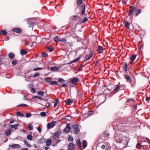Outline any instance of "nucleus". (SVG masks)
I'll list each match as a JSON object with an SVG mask.
<instances>
[{
  "label": "nucleus",
  "instance_id": "1",
  "mask_svg": "<svg viewBox=\"0 0 150 150\" xmlns=\"http://www.w3.org/2000/svg\"><path fill=\"white\" fill-rule=\"evenodd\" d=\"M79 81V79L78 78L76 77H74L68 80V82L70 84L72 83L73 84L76 83L78 82Z\"/></svg>",
  "mask_w": 150,
  "mask_h": 150
},
{
  "label": "nucleus",
  "instance_id": "2",
  "mask_svg": "<svg viewBox=\"0 0 150 150\" xmlns=\"http://www.w3.org/2000/svg\"><path fill=\"white\" fill-rule=\"evenodd\" d=\"M57 122L56 121H53L51 123H48L47 124V128L49 129L53 127L56 125Z\"/></svg>",
  "mask_w": 150,
  "mask_h": 150
},
{
  "label": "nucleus",
  "instance_id": "3",
  "mask_svg": "<svg viewBox=\"0 0 150 150\" xmlns=\"http://www.w3.org/2000/svg\"><path fill=\"white\" fill-rule=\"evenodd\" d=\"M26 21V22L27 23V24L29 25V27H32V28H33V26L34 25H36L37 23L36 22H30L29 21L28 19H26L25 20Z\"/></svg>",
  "mask_w": 150,
  "mask_h": 150
},
{
  "label": "nucleus",
  "instance_id": "4",
  "mask_svg": "<svg viewBox=\"0 0 150 150\" xmlns=\"http://www.w3.org/2000/svg\"><path fill=\"white\" fill-rule=\"evenodd\" d=\"M92 55L93 52L92 51H91L88 54L85 56V61H86L87 60L89 59L92 57Z\"/></svg>",
  "mask_w": 150,
  "mask_h": 150
},
{
  "label": "nucleus",
  "instance_id": "5",
  "mask_svg": "<svg viewBox=\"0 0 150 150\" xmlns=\"http://www.w3.org/2000/svg\"><path fill=\"white\" fill-rule=\"evenodd\" d=\"M121 88V90L124 89L125 88L124 86V85L119 86H116V87L114 89L113 91H117L119 89Z\"/></svg>",
  "mask_w": 150,
  "mask_h": 150
},
{
  "label": "nucleus",
  "instance_id": "6",
  "mask_svg": "<svg viewBox=\"0 0 150 150\" xmlns=\"http://www.w3.org/2000/svg\"><path fill=\"white\" fill-rule=\"evenodd\" d=\"M20 147V146L18 144H13L11 146H9V148L11 149H15Z\"/></svg>",
  "mask_w": 150,
  "mask_h": 150
},
{
  "label": "nucleus",
  "instance_id": "7",
  "mask_svg": "<svg viewBox=\"0 0 150 150\" xmlns=\"http://www.w3.org/2000/svg\"><path fill=\"white\" fill-rule=\"evenodd\" d=\"M74 144L72 142H71L68 146V150H73L74 149Z\"/></svg>",
  "mask_w": 150,
  "mask_h": 150
},
{
  "label": "nucleus",
  "instance_id": "8",
  "mask_svg": "<svg viewBox=\"0 0 150 150\" xmlns=\"http://www.w3.org/2000/svg\"><path fill=\"white\" fill-rule=\"evenodd\" d=\"M82 7V12L81 14L82 15H85L86 16L87 15V14L86 13L85 14V12L86 10V7L85 5H82L81 6Z\"/></svg>",
  "mask_w": 150,
  "mask_h": 150
},
{
  "label": "nucleus",
  "instance_id": "9",
  "mask_svg": "<svg viewBox=\"0 0 150 150\" xmlns=\"http://www.w3.org/2000/svg\"><path fill=\"white\" fill-rule=\"evenodd\" d=\"M122 67L123 70L126 71H127V63L124 62L122 66Z\"/></svg>",
  "mask_w": 150,
  "mask_h": 150
},
{
  "label": "nucleus",
  "instance_id": "10",
  "mask_svg": "<svg viewBox=\"0 0 150 150\" xmlns=\"http://www.w3.org/2000/svg\"><path fill=\"white\" fill-rule=\"evenodd\" d=\"M125 78L126 79L127 81L128 82H129L130 83H131L132 81V80L130 78V77L128 75H125Z\"/></svg>",
  "mask_w": 150,
  "mask_h": 150
},
{
  "label": "nucleus",
  "instance_id": "11",
  "mask_svg": "<svg viewBox=\"0 0 150 150\" xmlns=\"http://www.w3.org/2000/svg\"><path fill=\"white\" fill-rule=\"evenodd\" d=\"M76 144L79 146V149H81L82 144L79 139H77L76 140Z\"/></svg>",
  "mask_w": 150,
  "mask_h": 150
},
{
  "label": "nucleus",
  "instance_id": "12",
  "mask_svg": "<svg viewBox=\"0 0 150 150\" xmlns=\"http://www.w3.org/2000/svg\"><path fill=\"white\" fill-rule=\"evenodd\" d=\"M123 24L125 26L127 29H129V26L130 23L128 22L124 21L123 22Z\"/></svg>",
  "mask_w": 150,
  "mask_h": 150
},
{
  "label": "nucleus",
  "instance_id": "13",
  "mask_svg": "<svg viewBox=\"0 0 150 150\" xmlns=\"http://www.w3.org/2000/svg\"><path fill=\"white\" fill-rule=\"evenodd\" d=\"M19 125L18 124H16L14 125H11L10 127L11 128H14L15 129H18L17 127Z\"/></svg>",
  "mask_w": 150,
  "mask_h": 150
},
{
  "label": "nucleus",
  "instance_id": "14",
  "mask_svg": "<svg viewBox=\"0 0 150 150\" xmlns=\"http://www.w3.org/2000/svg\"><path fill=\"white\" fill-rule=\"evenodd\" d=\"M20 52L21 55L23 56L27 54V52L25 49H22L21 50Z\"/></svg>",
  "mask_w": 150,
  "mask_h": 150
},
{
  "label": "nucleus",
  "instance_id": "15",
  "mask_svg": "<svg viewBox=\"0 0 150 150\" xmlns=\"http://www.w3.org/2000/svg\"><path fill=\"white\" fill-rule=\"evenodd\" d=\"M70 125L69 123L67 124L66 126V133H68L70 130Z\"/></svg>",
  "mask_w": 150,
  "mask_h": 150
},
{
  "label": "nucleus",
  "instance_id": "16",
  "mask_svg": "<svg viewBox=\"0 0 150 150\" xmlns=\"http://www.w3.org/2000/svg\"><path fill=\"white\" fill-rule=\"evenodd\" d=\"M13 32H15L17 33H19L21 32V30L19 28H15L12 30Z\"/></svg>",
  "mask_w": 150,
  "mask_h": 150
},
{
  "label": "nucleus",
  "instance_id": "17",
  "mask_svg": "<svg viewBox=\"0 0 150 150\" xmlns=\"http://www.w3.org/2000/svg\"><path fill=\"white\" fill-rule=\"evenodd\" d=\"M60 134L59 133V132H57L54 134L53 137L55 139L56 138L58 139L59 138V137L60 136Z\"/></svg>",
  "mask_w": 150,
  "mask_h": 150
},
{
  "label": "nucleus",
  "instance_id": "18",
  "mask_svg": "<svg viewBox=\"0 0 150 150\" xmlns=\"http://www.w3.org/2000/svg\"><path fill=\"white\" fill-rule=\"evenodd\" d=\"M134 11L133 10V6H130L129 8V11L128 13V14L129 15H131L132 14V13Z\"/></svg>",
  "mask_w": 150,
  "mask_h": 150
},
{
  "label": "nucleus",
  "instance_id": "19",
  "mask_svg": "<svg viewBox=\"0 0 150 150\" xmlns=\"http://www.w3.org/2000/svg\"><path fill=\"white\" fill-rule=\"evenodd\" d=\"M8 56L11 59H12L14 57L15 55L13 53L11 52L9 54Z\"/></svg>",
  "mask_w": 150,
  "mask_h": 150
},
{
  "label": "nucleus",
  "instance_id": "20",
  "mask_svg": "<svg viewBox=\"0 0 150 150\" xmlns=\"http://www.w3.org/2000/svg\"><path fill=\"white\" fill-rule=\"evenodd\" d=\"M73 103V101L70 99H66V105H71Z\"/></svg>",
  "mask_w": 150,
  "mask_h": 150
},
{
  "label": "nucleus",
  "instance_id": "21",
  "mask_svg": "<svg viewBox=\"0 0 150 150\" xmlns=\"http://www.w3.org/2000/svg\"><path fill=\"white\" fill-rule=\"evenodd\" d=\"M50 69L52 71H55L58 70L59 69V68L58 67H51Z\"/></svg>",
  "mask_w": 150,
  "mask_h": 150
},
{
  "label": "nucleus",
  "instance_id": "22",
  "mask_svg": "<svg viewBox=\"0 0 150 150\" xmlns=\"http://www.w3.org/2000/svg\"><path fill=\"white\" fill-rule=\"evenodd\" d=\"M136 55L132 54L130 56V59L132 61H133L136 58Z\"/></svg>",
  "mask_w": 150,
  "mask_h": 150
},
{
  "label": "nucleus",
  "instance_id": "23",
  "mask_svg": "<svg viewBox=\"0 0 150 150\" xmlns=\"http://www.w3.org/2000/svg\"><path fill=\"white\" fill-rule=\"evenodd\" d=\"M7 32L6 31L4 30H0V34L3 35H6L7 34Z\"/></svg>",
  "mask_w": 150,
  "mask_h": 150
},
{
  "label": "nucleus",
  "instance_id": "24",
  "mask_svg": "<svg viewBox=\"0 0 150 150\" xmlns=\"http://www.w3.org/2000/svg\"><path fill=\"white\" fill-rule=\"evenodd\" d=\"M82 144L83 147L84 148H86L87 147V141L85 140H84L83 141Z\"/></svg>",
  "mask_w": 150,
  "mask_h": 150
},
{
  "label": "nucleus",
  "instance_id": "25",
  "mask_svg": "<svg viewBox=\"0 0 150 150\" xmlns=\"http://www.w3.org/2000/svg\"><path fill=\"white\" fill-rule=\"evenodd\" d=\"M51 78L50 77H47L45 79V81L47 82H48L49 84H50V82L51 81H50Z\"/></svg>",
  "mask_w": 150,
  "mask_h": 150
},
{
  "label": "nucleus",
  "instance_id": "26",
  "mask_svg": "<svg viewBox=\"0 0 150 150\" xmlns=\"http://www.w3.org/2000/svg\"><path fill=\"white\" fill-rule=\"evenodd\" d=\"M98 52L99 53H101L103 52V49L102 47L99 46L98 47Z\"/></svg>",
  "mask_w": 150,
  "mask_h": 150
},
{
  "label": "nucleus",
  "instance_id": "27",
  "mask_svg": "<svg viewBox=\"0 0 150 150\" xmlns=\"http://www.w3.org/2000/svg\"><path fill=\"white\" fill-rule=\"evenodd\" d=\"M16 115H17L20 116L21 117H23L25 116V115L23 114L22 113L20 112H18L16 113Z\"/></svg>",
  "mask_w": 150,
  "mask_h": 150
},
{
  "label": "nucleus",
  "instance_id": "28",
  "mask_svg": "<svg viewBox=\"0 0 150 150\" xmlns=\"http://www.w3.org/2000/svg\"><path fill=\"white\" fill-rule=\"evenodd\" d=\"M44 68L42 67H37L36 68H34L33 69V70L34 71H36L38 70H42Z\"/></svg>",
  "mask_w": 150,
  "mask_h": 150
},
{
  "label": "nucleus",
  "instance_id": "29",
  "mask_svg": "<svg viewBox=\"0 0 150 150\" xmlns=\"http://www.w3.org/2000/svg\"><path fill=\"white\" fill-rule=\"evenodd\" d=\"M47 50L50 52H51L52 51L53 48V47L51 46H48L47 47Z\"/></svg>",
  "mask_w": 150,
  "mask_h": 150
},
{
  "label": "nucleus",
  "instance_id": "30",
  "mask_svg": "<svg viewBox=\"0 0 150 150\" xmlns=\"http://www.w3.org/2000/svg\"><path fill=\"white\" fill-rule=\"evenodd\" d=\"M52 141L51 139L47 140L46 142V144L47 146H49L51 143Z\"/></svg>",
  "mask_w": 150,
  "mask_h": 150
},
{
  "label": "nucleus",
  "instance_id": "31",
  "mask_svg": "<svg viewBox=\"0 0 150 150\" xmlns=\"http://www.w3.org/2000/svg\"><path fill=\"white\" fill-rule=\"evenodd\" d=\"M82 0H77V5L79 6L81 4H82Z\"/></svg>",
  "mask_w": 150,
  "mask_h": 150
},
{
  "label": "nucleus",
  "instance_id": "32",
  "mask_svg": "<svg viewBox=\"0 0 150 150\" xmlns=\"http://www.w3.org/2000/svg\"><path fill=\"white\" fill-rule=\"evenodd\" d=\"M58 83L57 81H51L50 82V85H58Z\"/></svg>",
  "mask_w": 150,
  "mask_h": 150
},
{
  "label": "nucleus",
  "instance_id": "33",
  "mask_svg": "<svg viewBox=\"0 0 150 150\" xmlns=\"http://www.w3.org/2000/svg\"><path fill=\"white\" fill-rule=\"evenodd\" d=\"M11 133V131L10 130H7L6 131L5 134L6 135L8 136Z\"/></svg>",
  "mask_w": 150,
  "mask_h": 150
},
{
  "label": "nucleus",
  "instance_id": "34",
  "mask_svg": "<svg viewBox=\"0 0 150 150\" xmlns=\"http://www.w3.org/2000/svg\"><path fill=\"white\" fill-rule=\"evenodd\" d=\"M81 56H80L79 57L77 58L74 59L71 62H75L78 61L79 60V59L81 58Z\"/></svg>",
  "mask_w": 150,
  "mask_h": 150
},
{
  "label": "nucleus",
  "instance_id": "35",
  "mask_svg": "<svg viewBox=\"0 0 150 150\" xmlns=\"http://www.w3.org/2000/svg\"><path fill=\"white\" fill-rule=\"evenodd\" d=\"M88 20L87 18L86 17H84L81 21V23H83L86 22Z\"/></svg>",
  "mask_w": 150,
  "mask_h": 150
},
{
  "label": "nucleus",
  "instance_id": "36",
  "mask_svg": "<svg viewBox=\"0 0 150 150\" xmlns=\"http://www.w3.org/2000/svg\"><path fill=\"white\" fill-rule=\"evenodd\" d=\"M27 139L29 140H32V136L30 134H28L27 136Z\"/></svg>",
  "mask_w": 150,
  "mask_h": 150
},
{
  "label": "nucleus",
  "instance_id": "37",
  "mask_svg": "<svg viewBox=\"0 0 150 150\" xmlns=\"http://www.w3.org/2000/svg\"><path fill=\"white\" fill-rule=\"evenodd\" d=\"M28 128L29 130H32L33 129V127L30 124L28 125Z\"/></svg>",
  "mask_w": 150,
  "mask_h": 150
},
{
  "label": "nucleus",
  "instance_id": "38",
  "mask_svg": "<svg viewBox=\"0 0 150 150\" xmlns=\"http://www.w3.org/2000/svg\"><path fill=\"white\" fill-rule=\"evenodd\" d=\"M142 10L140 9H138V12L136 13V16H137L139 14L141 13Z\"/></svg>",
  "mask_w": 150,
  "mask_h": 150
},
{
  "label": "nucleus",
  "instance_id": "39",
  "mask_svg": "<svg viewBox=\"0 0 150 150\" xmlns=\"http://www.w3.org/2000/svg\"><path fill=\"white\" fill-rule=\"evenodd\" d=\"M59 103V100L58 99H57L56 100L55 103L54 104V107H55L57 105V104Z\"/></svg>",
  "mask_w": 150,
  "mask_h": 150
},
{
  "label": "nucleus",
  "instance_id": "40",
  "mask_svg": "<svg viewBox=\"0 0 150 150\" xmlns=\"http://www.w3.org/2000/svg\"><path fill=\"white\" fill-rule=\"evenodd\" d=\"M33 98H37L38 99H40L41 100H43V99H42V98H41L40 97L38 96H33Z\"/></svg>",
  "mask_w": 150,
  "mask_h": 150
},
{
  "label": "nucleus",
  "instance_id": "41",
  "mask_svg": "<svg viewBox=\"0 0 150 150\" xmlns=\"http://www.w3.org/2000/svg\"><path fill=\"white\" fill-rule=\"evenodd\" d=\"M58 82L59 83H63L65 82V80L63 79L60 78L58 79Z\"/></svg>",
  "mask_w": 150,
  "mask_h": 150
},
{
  "label": "nucleus",
  "instance_id": "42",
  "mask_svg": "<svg viewBox=\"0 0 150 150\" xmlns=\"http://www.w3.org/2000/svg\"><path fill=\"white\" fill-rule=\"evenodd\" d=\"M42 57H47L48 55L45 52H43L42 54Z\"/></svg>",
  "mask_w": 150,
  "mask_h": 150
},
{
  "label": "nucleus",
  "instance_id": "43",
  "mask_svg": "<svg viewBox=\"0 0 150 150\" xmlns=\"http://www.w3.org/2000/svg\"><path fill=\"white\" fill-rule=\"evenodd\" d=\"M71 118V117H70L69 115H66V120H70Z\"/></svg>",
  "mask_w": 150,
  "mask_h": 150
},
{
  "label": "nucleus",
  "instance_id": "44",
  "mask_svg": "<svg viewBox=\"0 0 150 150\" xmlns=\"http://www.w3.org/2000/svg\"><path fill=\"white\" fill-rule=\"evenodd\" d=\"M73 138L72 136H70L68 138V140L69 142L72 141H73Z\"/></svg>",
  "mask_w": 150,
  "mask_h": 150
},
{
  "label": "nucleus",
  "instance_id": "45",
  "mask_svg": "<svg viewBox=\"0 0 150 150\" xmlns=\"http://www.w3.org/2000/svg\"><path fill=\"white\" fill-rule=\"evenodd\" d=\"M40 73L38 72H37L33 76V77H36L40 75Z\"/></svg>",
  "mask_w": 150,
  "mask_h": 150
},
{
  "label": "nucleus",
  "instance_id": "46",
  "mask_svg": "<svg viewBox=\"0 0 150 150\" xmlns=\"http://www.w3.org/2000/svg\"><path fill=\"white\" fill-rule=\"evenodd\" d=\"M38 94L39 95H40L41 96H43L44 95V93L42 91H39L38 93Z\"/></svg>",
  "mask_w": 150,
  "mask_h": 150
},
{
  "label": "nucleus",
  "instance_id": "47",
  "mask_svg": "<svg viewBox=\"0 0 150 150\" xmlns=\"http://www.w3.org/2000/svg\"><path fill=\"white\" fill-rule=\"evenodd\" d=\"M54 40L56 42L60 41V39L58 38L57 36L55 37L54 38Z\"/></svg>",
  "mask_w": 150,
  "mask_h": 150
},
{
  "label": "nucleus",
  "instance_id": "48",
  "mask_svg": "<svg viewBox=\"0 0 150 150\" xmlns=\"http://www.w3.org/2000/svg\"><path fill=\"white\" fill-rule=\"evenodd\" d=\"M40 115H41L42 116H44L46 115V114L45 112H41L40 113Z\"/></svg>",
  "mask_w": 150,
  "mask_h": 150
},
{
  "label": "nucleus",
  "instance_id": "49",
  "mask_svg": "<svg viewBox=\"0 0 150 150\" xmlns=\"http://www.w3.org/2000/svg\"><path fill=\"white\" fill-rule=\"evenodd\" d=\"M79 131L78 129H76L74 130V132L76 134H77L79 133Z\"/></svg>",
  "mask_w": 150,
  "mask_h": 150
},
{
  "label": "nucleus",
  "instance_id": "50",
  "mask_svg": "<svg viewBox=\"0 0 150 150\" xmlns=\"http://www.w3.org/2000/svg\"><path fill=\"white\" fill-rule=\"evenodd\" d=\"M17 62L15 60H13L12 62V64L13 65H16V64Z\"/></svg>",
  "mask_w": 150,
  "mask_h": 150
},
{
  "label": "nucleus",
  "instance_id": "51",
  "mask_svg": "<svg viewBox=\"0 0 150 150\" xmlns=\"http://www.w3.org/2000/svg\"><path fill=\"white\" fill-rule=\"evenodd\" d=\"M31 92L32 93H34L35 92V90L34 88H32L31 89Z\"/></svg>",
  "mask_w": 150,
  "mask_h": 150
},
{
  "label": "nucleus",
  "instance_id": "52",
  "mask_svg": "<svg viewBox=\"0 0 150 150\" xmlns=\"http://www.w3.org/2000/svg\"><path fill=\"white\" fill-rule=\"evenodd\" d=\"M50 103H47L45 104V107L46 108H47L50 105Z\"/></svg>",
  "mask_w": 150,
  "mask_h": 150
},
{
  "label": "nucleus",
  "instance_id": "53",
  "mask_svg": "<svg viewBox=\"0 0 150 150\" xmlns=\"http://www.w3.org/2000/svg\"><path fill=\"white\" fill-rule=\"evenodd\" d=\"M28 106V105L26 104H21L19 105L18 106Z\"/></svg>",
  "mask_w": 150,
  "mask_h": 150
},
{
  "label": "nucleus",
  "instance_id": "54",
  "mask_svg": "<svg viewBox=\"0 0 150 150\" xmlns=\"http://www.w3.org/2000/svg\"><path fill=\"white\" fill-rule=\"evenodd\" d=\"M73 127L75 129H77L78 128V126L77 125H74Z\"/></svg>",
  "mask_w": 150,
  "mask_h": 150
},
{
  "label": "nucleus",
  "instance_id": "55",
  "mask_svg": "<svg viewBox=\"0 0 150 150\" xmlns=\"http://www.w3.org/2000/svg\"><path fill=\"white\" fill-rule=\"evenodd\" d=\"M25 45H29V42L27 40H26L25 42Z\"/></svg>",
  "mask_w": 150,
  "mask_h": 150
},
{
  "label": "nucleus",
  "instance_id": "56",
  "mask_svg": "<svg viewBox=\"0 0 150 150\" xmlns=\"http://www.w3.org/2000/svg\"><path fill=\"white\" fill-rule=\"evenodd\" d=\"M31 114L30 113H27L26 114V117H28L31 116Z\"/></svg>",
  "mask_w": 150,
  "mask_h": 150
},
{
  "label": "nucleus",
  "instance_id": "57",
  "mask_svg": "<svg viewBox=\"0 0 150 150\" xmlns=\"http://www.w3.org/2000/svg\"><path fill=\"white\" fill-rule=\"evenodd\" d=\"M37 129L39 132H41V128L40 127H38L37 128Z\"/></svg>",
  "mask_w": 150,
  "mask_h": 150
},
{
  "label": "nucleus",
  "instance_id": "58",
  "mask_svg": "<svg viewBox=\"0 0 150 150\" xmlns=\"http://www.w3.org/2000/svg\"><path fill=\"white\" fill-rule=\"evenodd\" d=\"M150 100V97H146V101H148Z\"/></svg>",
  "mask_w": 150,
  "mask_h": 150
},
{
  "label": "nucleus",
  "instance_id": "59",
  "mask_svg": "<svg viewBox=\"0 0 150 150\" xmlns=\"http://www.w3.org/2000/svg\"><path fill=\"white\" fill-rule=\"evenodd\" d=\"M133 10H134V11L135 12L137 11V8L135 6H133Z\"/></svg>",
  "mask_w": 150,
  "mask_h": 150
},
{
  "label": "nucleus",
  "instance_id": "60",
  "mask_svg": "<svg viewBox=\"0 0 150 150\" xmlns=\"http://www.w3.org/2000/svg\"><path fill=\"white\" fill-rule=\"evenodd\" d=\"M60 41H61L64 42H66V40L61 39H60Z\"/></svg>",
  "mask_w": 150,
  "mask_h": 150
},
{
  "label": "nucleus",
  "instance_id": "61",
  "mask_svg": "<svg viewBox=\"0 0 150 150\" xmlns=\"http://www.w3.org/2000/svg\"><path fill=\"white\" fill-rule=\"evenodd\" d=\"M67 44L70 46V47H72L73 46V44L72 43H68Z\"/></svg>",
  "mask_w": 150,
  "mask_h": 150
},
{
  "label": "nucleus",
  "instance_id": "62",
  "mask_svg": "<svg viewBox=\"0 0 150 150\" xmlns=\"http://www.w3.org/2000/svg\"><path fill=\"white\" fill-rule=\"evenodd\" d=\"M24 143L26 145H27V144H28V142H27L26 140H25L24 141Z\"/></svg>",
  "mask_w": 150,
  "mask_h": 150
},
{
  "label": "nucleus",
  "instance_id": "63",
  "mask_svg": "<svg viewBox=\"0 0 150 150\" xmlns=\"http://www.w3.org/2000/svg\"><path fill=\"white\" fill-rule=\"evenodd\" d=\"M61 87H66V84L64 83L61 86Z\"/></svg>",
  "mask_w": 150,
  "mask_h": 150
},
{
  "label": "nucleus",
  "instance_id": "64",
  "mask_svg": "<svg viewBox=\"0 0 150 150\" xmlns=\"http://www.w3.org/2000/svg\"><path fill=\"white\" fill-rule=\"evenodd\" d=\"M122 4L123 5H125L127 3V2L125 1H122Z\"/></svg>",
  "mask_w": 150,
  "mask_h": 150
}]
</instances>
